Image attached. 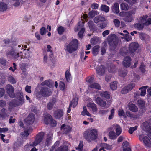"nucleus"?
<instances>
[{
    "mask_svg": "<svg viewBox=\"0 0 151 151\" xmlns=\"http://www.w3.org/2000/svg\"><path fill=\"white\" fill-rule=\"evenodd\" d=\"M78 47V41L76 39H74L70 43L65 44L64 50L69 53L71 54L76 51Z\"/></svg>",
    "mask_w": 151,
    "mask_h": 151,
    "instance_id": "obj_1",
    "label": "nucleus"
},
{
    "mask_svg": "<svg viewBox=\"0 0 151 151\" xmlns=\"http://www.w3.org/2000/svg\"><path fill=\"white\" fill-rule=\"evenodd\" d=\"M107 40L110 49L113 50H114L118 43V40L116 35L113 34L109 35L108 37Z\"/></svg>",
    "mask_w": 151,
    "mask_h": 151,
    "instance_id": "obj_2",
    "label": "nucleus"
},
{
    "mask_svg": "<svg viewBox=\"0 0 151 151\" xmlns=\"http://www.w3.org/2000/svg\"><path fill=\"white\" fill-rule=\"evenodd\" d=\"M50 95V90L46 87H42L40 91L36 94V96L39 98H41L42 96L47 97Z\"/></svg>",
    "mask_w": 151,
    "mask_h": 151,
    "instance_id": "obj_3",
    "label": "nucleus"
},
{
    "mask_svg": "<svg viewBox=\"0 0 151 151\" xmlns=\"http://www.w3.org/2000/svg\"><path fill=\"white\" fill-rule=\"evenodd\" d=\"M97 131L96 129H93L90 131L87 135L84 136L85 138L89 142L95 140L97 138Z\"/></svg>",
    "mask_w": 151,
    "mask_h": 151,
    "instance_id": "obj_4",
    "label": "nucleus"
},
{
    "mask_svg": "<svg viewBox=\"0 0 151 151\" xmlns=\"http://www.w3.org/2000/svg\"><path fill=\"white\" fill-rule=\"evenodd\" d=\"M136 12V9H133L130 11H129L125 14L123 20L126 22H131L133 20L134 17V15Z\"/></svg>",
    "mask_w": 151,
    "mask_h": 151,
    "instance_id": "obj_5",
    "label": "nucleus"
},
{
    "mask_svg": "<svg viewBox=\"0 0 151 151\" xmlns=\"http://www.w3.org/2000/svg\"><path fill=\"white\" fill-rule=\"evenodd\" d=\"M44 133L41 132L38 134L36 136L35 140L32 143H30V146H35L39 144L42 141L44 137Z\"/></svg>",
    "mask_w": 151,
    "mask_h": 151,
    "instance_id": "obj_6",
    "label": "nucleus"
},
{
    "mask_svg": "<svg viewBox=\"0 0 151 151\" xmlns=\"http://www.w3.org/2000/svg\"><path fill=\"white\" fill-rule=\"evenodd\" d=\"M24 102V99H19L17 100L15 99L12 100L9 104V106L11 107H14L21 106Z\"/></svg>",
    "mask_w": 151,
    "mask_h": 151,
    "instance_id": "obj_7",
    "label": "nucleus"
},
{
    "mask_svg": "<svg viewBox=\"0 0 151 151\" xmlns=\"http://www.w3.org/2000/svg\"><path fill=\"white\" fill-rule=\"evenodd\" d=\"M139 47V45L136 42H133L131 43L129 47V50L131 55H134V52Z\"/></svg>",
    "mask_w": 151,
    "mask_h": 151,
    "instance_id": "obj_8",
    "label": "nucleus"
},
{
    "mask_svg": "<svg viewBox=\"0 0 151 151\" xmlns=\"http://www.w3.org/2000/svg\"><path fill=\"white\" fill-rule=\"evenodd\" d=\"M135 86V84L133 83L129 84L123 88L121 90V92L123 94H126L134 87Z\"/></svg>",
    "mask_w": 151,
    "mask_h": 151,
    "instance_id": "obj_9",
    "label": "nucleus"
},
{
    "mask_svg": "<svg viewBox=\"0 0 151 151\" xmlns=\"http://www.w3.org/2000/svg\"><path fill=\"white\" fill-rule=\"evenodd\" d=\"M35 119V115L33 114H29L28 116L24 119V122L26 124L30 125L33 123Z\"/></svg>",
    "mask_w": 151,
    "mask_h": 151,
    "instance_id": "obj_10",
    "label": "nucleus"
},
{
    "mask_svg": "<svg viewBox=\"0 0 151 151\" xmlns=\"http://www.w3.org/2000/svg\"><path fill=\"white\" fill-rule=\"evenodd\" d=\"M94 100L98 105L101 107H105L106 105V101L100 97H95Z\"/></svg>",
    "mask_w": 151,
    "mask_h": 151,
    "instance_id": "obj_11",
    "label": "nucleus"
},
{
    "mask_svg": "<svg viewBox=\"0 0 151 151\" xmlns=\"http://www.w3.org/2000/svg\"><path fill=\"white\" fill-rule=\"evenodd\" d=\"M6 90L7 93L11 97L14 98L15 96L14 93V88L11 85H7Z\"/></svg>",
    "mask_w": 151,
    "mask_h": 151,
    "instance_id": "obj_12",
    "label": "nucleus"
},
{
    "mask_svg": "<svg viewBox=\"0 0 151 151\" xmlns=\"http://www.w3.org/2000/svg\"><path fill=\"white\" fill-rule=\"evenodd\" d=\"M63 115L62 110L58 109L55 111L54 113V116L56 119H60L62 117Z\"/></svg>",
    "mask_w": 151,
    "mask_h": 151,
    "instance_id": "obj_13",
    "label": "nucleus"
},
{
    "mask_svg": "<svg viewBox=\"0 0 151 151\" xmlns=\"http://www.w3.org/2000/svg\"><path fill=\"white\" fill-rule=\"evenodd\" d=\"M7 110L3 108L0 113V119L3 120L5 119L6 117H8L9 115L7 114Z\"/></svg>",
    "mask_w": 151,
    "mask_h": 151,
    "instance_id": "obj_14",
    "label": "nucleus"
},
{
    "mask_svg": "<svg viewBox=\"0 0 151 151\" xmlns=\"http://www.w3.org/2000/svg\"><path fill=\"white\" fill-rule=\"evenodd\" d=\"M131 58L129 56L126 57L123 61V65L125 67H129L130 65Z\"/></svg>",
    "mask_w": 151,
    "mask_h": 151,
    "instance_id": "obj_15",
    "label": "nucleus"
},
{
    "mask_svg": "<svg viewBox=\"0 0 151 151\" xmlns=\"http://www.w3.org/2000/svg\"><path fill=\"white\" fill-rule=\"evenodd\" d=\"M61 129L62 132L64 133H67L70 132L71 128L69 126L63 124L61 127Z\"/></svg>",
    "mask_w": 151,
    "mask_h": 151,
    "instance_id": "obj_16",
    "label": "nucleus"
},
{
    "mask_svg": "<svg viewBox=\"0 0 151 151\" xmlns=\"http://www.w3.org/2000/svg\"><path fill=\"white\" fill-rule=\"evenodd\" d=\"M105 68L103 65H101L96 68L97 74L99 76H102L104 75L105 73Z\"/></svg>",
    "mask_w": 151,
    "mask_h": 151,
    "instance_id": "obj_17",
    "label": "nucleus"
},
{
    "mask_svg": "<svg viewBox=\"0 0 151 151\" xmlns=\"http://www.w3.org/2000/svg\"><path fill=\"white\" fill-rule=\"evenodd\" d=\"M142 128L144 131L151 133V127L147 122H145L143 123Z\"/></svg>",
    "mask_w": 151,
    "mask_h": 151,
    "instance_id": "obj_18",
    "label": "nucleus"
},
{
    "mask_svg": "<svg viewBox=\"0 0 151 151\" xmlns=\"http://www.w3.org/2000/svg\"><path fill=\"white\" fill-rule=\"evenodd\" d=\"M128 106L129 110L132 112H136L138 111V109L135 104L129 103L128 104Z\"/></svg>",
    "mask_w": 151,
    "mask_h": 151,
    "instance_id": "obj_19",
    "label": "nucleus"
},
{
    "mask_svg": "<svg viewBox=\"0 0 151 151\" xmlns=\"http://www.w3.org/2000/svg\"><path fill=\"white\" fill-rule=\"evenodd\" d=\"M111 9L114 13L118 14L119 12V4L117 3H115L112 6Z\"/></svg>",
    "mask_w": 151,
    "mask_h": 151,
    "instance_id": "obj_20",
    "label": "nucleus"
},
{
    "mask_svg": "<svg viewBox=\"0 0 151 151\" xmlns=\"http://www.w3.org/2000/svg\"><path fill=\"white\" fill-rule=\"evenodd\" d=\"M52 118V116L50 114L45 115L44 119V123L47 125L49 124L51 122Z\"/></svg>",
    "mask_w": 151,
    "mask_h": 151,
    "instance_id": "obj_21",
    "label": "nucleus"
},
{
    "mask_svg": "<svg viewBox=\"0 0 151 151\" xmlns=\"http://www.w3.org/2000/svg\"><path fill=\"white\" fill-rule=\"evenodd\" d=\"M114 127L116 132V134L117 136H119L121 134L122 129L120 126L116 124L114 125Z\"/></svg>",
    "mask_w": 151,
    "mask_h": 151,
    "instance_id": "obj_22",
    "label": "nucleus"
},
{
    "mask_svg": "<svg viewBox=\"0 0 151 151\" xmlns=\"http://www.w3.org/2000/svg\"><path fill=\"white\" fill-rule=\"evenodd\" d=\"M84 22L83 20L79 22L78 24V26L75 29V31H77L80 30H81L83 29H85L83 27L84 26Z\"/></svg>",
    "mask_w": 151,
    "mask_h": 151,
    "instance_id": "obj_23",
    "label": "nucleus"
},
{
    "mask_svg": "<svg viewBox=\"0 0 151 151\" xmlns=\"http://www.w3.org/2000/svg\"><path fill=\"white\" fill-rule=\"evenodd\" d=\"M87 107L92 109V111L94 112H96L97 109L96 105L94 103L90 102L88 104Z\"/></svg>",
    "mask_w": 151,
    "mask_h": 151,
    "instance_id": "obj_24",
    "label": "nucleus"
},
{
    "mask_svg": "<svg viewBox=\"0 0 151 151\" xmlns=\"http://www.w3.org/2000/svg\"><path fill=\"white\" fill-rule=\"evenodd\" d=\"M120 53L122 55H131L130 53L129 52V50H128L127 48L124 47L121 48L120 50Z\"/></svg>",
    "mask_w": 151,
    "mask_h": 151,
    "instance_id": "obj_25",
    "label": "nucleus"
},
{
    "mask_svg": "<svg viewBox=\"0 0 151 151\" xmlns=\"http://www.w3.org/2000/svg\"><path fill=\"white\" fill-rule=\"evenodd\" d=\"M78 102V99L77 97H74L73 98L71 101L70 104V106L75 107L77 105Z\"/></svg>",
    "mask_w": 151,
    "mask_h": 151,
    "instance_id": "obj_26",
    "label": "nucleus"
},
{
    "mask_svg": "<svg viewBox=\"0 0 151 151\" xmlns=\"http://www.w3.org/2000/svg\"><path fill=\"white\" fill-rule=\"evenodd\" d=\"M122 145L123 151H131V148L129 147V143L127 142H123Z\"/></svg>",
    "mask_w": 151,
    "mask_h": 151,
    "instance_id": "obj_27",
    "label": "nucleus"
},
{
    "mask_svg": "<svg viewBox=\"0 0 151 151\" xmlns=\"http://www.w3.org/2000/svg\"><path fill=\"white\" fill-rule=\"evenodd\" d=\"M100 46L99 45H96L92 48V52L94 56L96 55L98 53Z\"/></svg>",
    "mask_w": 151,
    "mask_h": 151,
    "instance_id": "obj_28",
    "label": "nucleus"
},
{
    "mask_svg": "<svg viewBox=\"0 0 151 151\" xmlns=\"http://www.w3.org/2000/svg\"><path fill=\"white\" fill-rule=\"evenodd\" d=\"M52 81L50 80H46L42 82L41 83V85L42 86L46 85L49 87H51L53 86V83Z\"/></svg>",
    "mask_w": 151,
    "mask_h": 151,
    "instance_id": "obj_29",
    "label": "nucleus"
},
{
    "mask_svg": "<svg viewBox=\"0 0 151 151\" xmlns=\"http://www.w3.org/2000/svg\"><path fill=\"white\" fill-rule=\"evenodd\" d=\"M94 21L95 23H97L100 21H105V19L103 17L99 16L94 18Z\"/></svg>",
    "mask_w": 151,
    "mask_h": 151,
    "instance_id": "obj_30",
    "label": "nucleus"
},
{
    "mask_svg": "<svg viewBox=\"0 0 151 151\" xmlns=\"http://www.w3.org/2000/svg\"><path fill=\"white\" fill-rule=\"evenodd\" d=\"M108 136L110 139H116L118 136L116 135V133L114 131L109 132L108 134Z\"/></svg>",
    "mask_w": 151,
    "mask_h": 151,
    "instance_id": "obj_31",
    "label": "nucleus"
},
{
    "mask_svg": "<svg viewBox=\"0 0 151 151\" xmlns=\"http://www.w3.org/2000/svg\"><path fill=\"white\" fill-rule=\"evenodd\" d=\"M143 141L145 145L147 147H149L151 145L150 140L148 137L145 136L143 138Z\"/></svg>",
    "mask_w": 151,
    "mask_h": 151,
    "instance_id": "obj_32",
    "label": "nucleus"
},
{
    "mask_svg": "<svg viewBox=\"0 0 151 151\" xmlns=\"http://www.w3.org/2000/svg\"><path fill=\"white\" fill-rule=\"evenodd\" d=\"M118 82L117 81H114L110 83V87L112 90H115L117 88Z\"/></svg>",
    "mask_w": 151,
    "mask_h": 151,
    "instance_id": "obj_33",
    "label": "nucleus"
},
{
    "mask_svg": "<svg viewBox=\"0 0 151 151\" xmlns=\"http://www.w3.org/2000/svg\"><path fill=\"white\" fill-rule=\"evenodd\" d=\"M144 25L143 24L140 22L135 24L134 27L137 29L140 30L143 28Z\"/></svg>",
    "mask_w": 151,
    "mask_h": 151,
    "instance_id": "obj_34",
    "label": "nucleus"
},
{
    "mask_svg": "<svg viewBox=\"0 0 151 151\" xmlns=\"http://www.w3.org/2000/svg\"><path fill=\"white\" fill-rule=\"evenodd\" d=\"M7 8V6L6 4L2 2L0 3V11L3 12L5 11Z\"/></svg>",
    "mask_w": 151,
    "mask_h": 151,
    "instance_id": "obj_35",
    "label": "nucleus"
},
{
    "mask_svg": "<svg viewBox=\"0 0 151 151\" xmlns=\"http://www.w3.org/2000/svg\"><path fill=\"white\" fill-rule=\"evenodd\" d=\"M89 87L92 88H95L98 90L100 89L101 87L100 85L97 83H93L89 85Z\"/></svg>",
    "mask_w": 151,
    "mask_h": 151,
    "instance_id": "obj_36",
    "label": "nucleus"
},
{
    "mask_svg": "<svg viewBox=\"0 0 151 151\" xmlns=\"http://www.w3.org/2000/svg\"><path fill=\"white\" fill-rule=\"evenodd\" d=\"M101 10L104 11L106 13L108 12L109 10V8L107 5L103 4L101 5L100 8Z\"/></svg>",
    "mask_w": 151,
    "mask_h": 151,
    "instance_id": "obj_37",
    "label": "nucleus"
},
{
    "mask_svg": "<svg viewBox=\"0 0 151 151\" xmlns=\"http://www.w3.org/2000/svg\"><path fill=\"white\" fill-rule=\"evenodd\" d=\"M52 136V134H50V135L48 136L45 142V144L47 146H48L50 145L51 142V139Z\"/></svg>",
    "mask_w": 151,
    "mask_h": 151,
    "instance_id": "obj_38",
    "label": "nucleus"
},
{
    "mask_svg": "<svg viewBox=\"0 0 151 151\" xmlns=\"http://www.w3.org/2000/svg\"><path fill=\"white\" fill-rule=\"evenodd\" d=\"M148 17V16L147 15L140 17L139 19L140 22L143 24L144 25H145V23L146 22V19Z\"/></svg>",
    "mask_w": 151,
    "mask_h": 151,
    "instance_id": "obj_39",
    "label": "nucleus"
},
{
    "mask_svg": "<svg viewBox=\"0 0 151 151\" xmlns=\"http://www.w3.org/2000/svg\"><path fill=\"white\" fill-rule=\"evenodd\" d=\"M81 114L83 116L87 115L89 116H91V115L87 110V109L86 106H84L83 111L81 113Z\"/></svg>",
    "mask_w": 151,
    "mask_h": 151,
    "instance_id": "obj_40",
    "label": "nucleus"
},
{
    "mask_svg": "<svg viewBox=\"0 0 151 151\" xmlns=\"http://www.w3.org/2000/svg\"><path fill=\"white\" fill-rule=\"evenodd\" d=\"M16 98L18 99H24L23 93L22 92H17L16 94Z\"/></svg>",
    "mask_w": 151,
    "mask_h": 151,
    "instance_id": "obj_41",
    "label": "nucleus"
},
{
    "mask_svg": "<svg viewBox=\"0 0 151 151\" xmlns=\"http://www.w3.org/2000/svg\"><path fill=\"white\" fill-rule=\"evenodd\" d=\"M148 86H144L142 87L139 88V89H141L140 95L141 96H144L146 94V89Z\"/></svg>",
    "mask_w": 151,
    "mask_h": 151,
    "instance_id": "obj_42",
    "label": "nucleus"
},
{
    "mask_svg": "<svg viewBox=\"0 0 151 151\" xmlns=\"http://www.w3.org/2000/svg\"><path fill=\"white\" fill-rule=\"evenodd\" d=\"M101 146L104 147V148L110 150H111L112 148L111 145L106 143H102L101 145Z\"/></svg>",
    "mask_w": 151,
    "mask_h": 151,
    "instance_id": "obj_43",
    "label": "nucleus"
},
{
    "mask_svg": "<svg viewBox=\"0 0 151 151\" xmlns=\"http://www.w3.org/2000/svg\"><path fill=\"white\" fill-rule=\"evenodd\" d=\"M137 104L138 106L141 108H143L145 106V101L142 100H138L137 101Z\"/></svg>",
    "mask_w": 151,
    "mask_h": 151,
    "instance_id": "obj_44",
    "label": "nucleus"
},
{
    "mask_svg": "<svg viewBox=\"0 0 151 151\" xmlns=\"http://www.w3.org/2000/svg\"><path fill=\"white\" fill-rule=\"evenodd\" d=\"M8 81L12 84H14L16 83V80L11 75H9L8 76Z\"/></svg>",
    "mask_w": 151,
    "mask_h": 151,
    "instance_id": "obj_45",
    "label": "nucleus"
},
{
    "mask_svg": "<svg viewBox=\"0 0 151 151\" xmlns=\"http://www.w3.org/2000/svg\"><path fill=\"white\" fill-rule=\"evenodd\" d=\"M100 95L101 97L108 98L110 97V94L108 92L105 91L101 92L100 94Z\"/></svg>",
    "mask_w": 151,
    "mask_h": 151,
    "instance_id": "obj_46",
    "label": "nucleus"
},
{
    "mask_svg": "<svg viewBox=\"0 0 151 151\" xmlns=\"http://www.w3.org/2000/svg\"><path fill=\"white\" fill-rule=\"evenodd\" d=\"M83 142L82 141H80L78 146L76 147V148L78 151H82L83 149Z\"/></svg>",
    "mask_w": 151,
    "mask_h": 151,
    "instance_id": "obj_47",
    "label": "nucleus"
},
{
    "mask_svg": "<svg viewBox=\"0 0 151 151\" xmlns=\"http://www.w3.org/2000/svg\"><path fill=\"white\" fill-rule=\"evenodd\" d=\"M121 7L122 10H127L129 9L128 5L125 3H122L121 4Z\"/></svg>",
    "mask_w": 151,
    "mask_h": 151,
    "instance_id": "obj_48",
    "label": "nucleus"
},
{
    "mask_svg": "<svg viewBox=\"0 0 151 151\" xmlns=\"http://www.w3.org/2000/svg\"><path fill=\"white\" fill-rule=\"evenodd\" d=\"M71 76V75L69 71L68 70H67L65 73V77L67 82L69 81Z\"/></svg>",
    "mask_w": 151,
    "mask_h": 151,
    "instance_id": "obj_49",
    "label": "nucleus"
},
{
    "mask_svg": "<svg viewBox=\"0 0 151 151\" xmlns=\"http://www.w3.org/2000/svg\"><path fill=\"white\" fill-rule=\"evenodd\" d=\"M98 12L96 11H92L89 12V15L91 18H93L96 15L98 14Z\"/></svg>",
    "mask_w": 151,
    "mask_h": 151,
    "instance_id": "obj_50",
    "label": "nucleus"
},
{
    "mask_svg": "<svg viewBox=\"0 0 151 151\" xmlns=\"http://www.w3.org/2000/svg\"><path fill=\"white\" fill-rule=\"evenodd\" d=\"M145 65L143 63H141V65L139 67V69L142 72L144 73L145 72Z\"/></svg>",
    "mask_w": 151,
    "mask_h": 151,
    "instance_id": "obj_51",
    "label": "nucleus"
},
{
    "mask_svg": "<svg viewBox=\"0 0 151 151\" xmlns=\"http://www.w3.org/2000/svg\"><path fill=\"white\" fill-rule=\"evenodd\" d=\"M86 81L87 82L89 83L90 84L92 83L94 81V77L93 76L88 77L87 78Z\"/></svg>",
    "mask_w": 151,
    "mask_h": 151,
    "instance_id": "obj_52",
    "label": "nucleus"
},
{
    "mask_svg": "<svg viewBox=\"0 0 151 151\" xmlns=\"http://www.w3.org/2000/svg\"><path fill=\"white\" fill-rule=\"evenodd\" d=\"M118 73L119 76L122 77H125L127 74L126 71H123V70H119L118 71Z\"/></svg>",
    "mask_w": 151,
    "mask_h": 151,
    "instance_id": "obj_53",
    "label": "nucleus"
},
{
    "mask_svg": "<svg viewBox=\"0 0 151 151\" xmlns=\"http://www.w3.org/2000/svg\"><path fill=\"white\" fill-rule=\"evenodd\" d=\"M29 135V133L27 131H24L21 133V136L22 137H27Z\"/></svg>",
    "mask_w": 151,
    "mask_h": 151,
    "instance_id": "obj_54",
    "label": "nucleus"
},
{
    "mask_svg": "<svg viewBox=\"0 0 151 151\" xmlns=\"http://www.w3.org/2000/svg\"><path fill=\"white\" fill-rule=\"evenodd\" d=\"M113 22L115 27H118L120 26V22L117 19H114Z\"/></svg>",
    "mask_w": 151,
    "mask_h": 151,
    "instance_id": "obj_55",
    "label": "nucleus"
},
{
    "mask_svg": "<svg viewBox=\"0 0 151 151\" xmlns=\"http://www.w3.org/2000/svg\"><path fill=\"white\" fill-rule=\"evenodd\" d=\"M15 54V50L13 48L10 51H8L6 53L7 55L14 56Z\"/></svg>",
    "mask_w": 151,
    "mask_h": 151,
    "instance_id": "obj_56",
    "label": "nucleus"
},
{
    "mask_svg": "<svg viewBox=\"0 0 151 151\" xmlns=\"http://www.w3.org/2000/svg\"><path fill=\"white\" fill-rule=\"evenodd\" d=\"M57 30L59 34H62L64 30V28L62 26H60L57 29Z\"/></svg>",
    "mask_w": 151,
    "mask_h": 151,
    "instance_id": "obj_57",
    "label": "nucleus"
},
{
    "mask_svg": "<svg viewBox=\"0 0 151 151\" xmlns=\"http://www.w3.org/2000/svg\"><path fill=\"white\" fill-rule=\"evenodd\" d=\"M40 32L42 35H43L46 32V28L44 27H42L40 29Z\"/></svg>",
    "mask_w": 151,
    "mask_h": 151,
    "instance_id": "obj_58",
    "label": "nucleus"
},
{
    "mask_svg": "<svg viewBox=\"0 0 151 151\" xmlns=\"http://www.w3.org/2000/svg\"><path fill=\"white\" fill-rule=\"evenodd\" d=\"M107 25L106 23L105 22H103L98 24V27L102 29L105 28L106 27Z\"/></svg>",
    "mask_w": 151,
    "mask_h": 151,
    "instance_id": "obj_59",
    "label": "nucleus"
},
{
    "mask_svg": "<svg viewBox=\"0 0 151 151\" xmlns=\"http://www.w3.org/2000/svg\"><path fill=\"white\" fill-rule=\"evenodd\" d=\"M138 127L137 126L134 127H130L129 130V132L130 134H132L133 132L137 129Z\"/></svg>",
    "mask_w": 151,
    "mask_h": 151,
    "instance_id": "obj_60",
    "label": "nucleus"
},
{
    "mask_svg": "<svg viewBox=\"0 0 151 151\" xmlns=\"http://www.w3.org/2000/svg\"><path fill=\"white\" fill-rule=\"evenodd\" d=\"M0 136L1 137V140L3 141V142H5L6 143H8L9 142V140L8 139H4V137L5 136V135L4 134L2 133L0 134Z\"/></svg>",
    "mask_w": 151,
    "mask_h": 151,
    "instance_id": "obj_61",
    "label": "nucleus"
},
{
    "mask_svg": "<svg viewBox=\"0 0 151 151\" xmlns=\"http://www.w3.org/2000/svg\"><path fill=\"white\" fill-rule=\"evenodd\" d=\"M114 110L115 109L114 108L112 109H111V114L110 115H109L108 118V119L109 120L113 118L114 116Z\"/></svg>",
    "mask_w": 151,
    "mask_h": 151,
    "instance_id": "obj_62",
    "label": "nucleus"
},
{
    "mask_svg": "<svg viewBox=\"0 0 151 151\" xmlns=\"http://www.w3.org/2000/svg\"><path fill=\"white\" fill-rule=\"evenodd\" d=\"M57 122L55 120L53 119V118H52V119L51 121V122H50V123L49 124L51 125V126L53 127L55 126L57 124Z\"/></svg>",
    "mask_w": 151,
    "mask_h": 151,
    "instance_id": "obj_63",
    "label": "nucleus"
},
{
    "mask_svg": "<svg viewBox=\"0 0 151 151\" xmlns=\"http://www.w3.org/2000/svg\"><path fill=\"white\" fill-rule=\"evenodd\" d=\"M31 86L27 85L25 87V90L26 92H27L28 93H31Z\"/></svg>",
    "mask_w": 151,
    "mask_h": 151,
    "instance_id": "obj_64",
    "label": "nucleus"
}]
</instances>
